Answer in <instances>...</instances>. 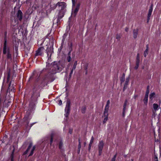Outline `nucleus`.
Instances as JSON below:
<instances>
[{
  "instance_id": "72a5a7b5",
  "label": "nucleus",
  "mask_w": 161,
  "mask_h": 161,
  "mask_svg": "<svg viewBox=\"0 0 161 161\" xmlns=\"http://www.w3.org/2000/svg\"><path fill=\"white\" fill-rule=\"evenodd\" d=\"M94 139L93 137V136H92L91 138V140L90 142V146L91 145H92V144L93 142Z\"/></svg>"
},
{
  "instance_id": "dca6fc26",
  "label": "nucleus",
  "mask_w": 161,
  "mask_h": 161,
  "mask_svg": "<svg viewBox=\"0 0 161 161\" xmlns=\"http://www.w3.org/2000/svg\"><path fill=\"white\" fill-rule=\"evenodd\" d=\"M32 143H30L29 144V145L28 146L27 150L23 153V155H25L30 150V148H31V147H32Z\"/></svg>"
},
{
  "instance_id": "37998d69",
  "label": "nucleus",
  "mask_w": 161,
  "mask_h": 161,
  "mask_svg": "<svg viewBox=\"0 0 161 161\" xmlns=\"http://www.w3.org/2000/svg\"><path fill=\"white\" fill-rule=\"evenodd\" d=\"M74 70V69H72L71 70V72L70 73V74H69V78H70L71 77V75L73 73V70Z\"/></svg>"
},
{
  "instance_id": "9b49d317",
  "label": "nucleus",
  "mask_w": 161,
  "mask_h": 161,
  "mask_svg": "<svg viewBox=\"0 0 161 161\" xmlns=\"http://www.w3.org/2000/svg\"><path fill=\"white\" fill-rule=\"evenodd\" d=\"M22 13L20 10H19L16 14L17 19L21 21L22 19Z\"/></svg>"
},
{
  "instance_id": "bb28decb",
  "label": "nucleus",
  "mask_w": 161,
  "mask_h": 161,
  "mask_svg": "<svg viewBox=\"0 0 161 161\" xmlns=\"http://www.w3.org/2000/svg\"><path fill=\"white\" fill-rule=\"evenodd\" d=\"M86 108L85 106H84L82 107L81 109V112L82 113H84L85 112V111Z\"/></svg>"
},
{
  "instance_id": "a18cd8bd",
  "label": "nucleus",
  "mask_w": 161,
  "mask_h": 161,
  "mask_svg": "<svg viewBox=\"0 0 161 161\" xmlns=\"http://www.w3.org/2000/svg\"><path fill=\"white\" fill-rule=\"evenodd\" d=\"M99 150V155H100L101 154L102 150Z\"/></svg>"
},
{
  "instance_id": "6e6d98bb",
  "label": "nucleus",
  "mask_w": 161,
  "mask_h": 161,
  "mask_svg": "<svg viewBox=\"0 0 161 161\" xmlns=\"http://www.w3.org/2000/svg\"><path fill=\"white\" fill-rule=\"evenodd\" d=\"M69 133L70 134H71L72 133V131H71L70 130V131H69Z\"/></svg>"
},
{
  "instance_id": "052dcab7",
  "label": "nucleus",
  "mask_w": 161,
  "mask_h": 161,
  "mask_svg": "<svg viewBox=\"0 0 161 161\" xmlns=\"http://www.w3.org/2000/svg\"><path fill=\"white\" fill-rule=\"evenodd\" d=\"M31 78V77L30 78V79Z\"/></svg>"
},
{
  "instance_id": "13d9d810",
  "label": "nucleus",
  "mask_w": 161,
  "mask_h": 161,
  "mask_svg": "<svg viewBox=\"0 0 161 161\" xmlns=\"http://www.w3.org/2000/svg\"><path fill=\"white\" fill-rule=\"evenodd\" d=\"M86 143L85 142L84 143V145L85 146L86 145Z\"/></svg>"
},
{
  "instance_id": "2eb2a0df",
  "label": "nucleus",
  "mask_w": 161,
  "mask_h": 161,
  "mask_svg": "<svg viewBox=\"0 0 161 161\" xmlns=\"http://www.w3.org/2000/svg\"><path fill=\"white\" fill-rule=\"evenodd\" d=\"M138 33V29H134L133 31V37L134 38H136L137 37Z\"/></svg>"
},
{
  "instance_id": "f257e3e1",
  "label": "nucleus",
  "mask_w": 161,
  "mask_h": 161,
  "mask_svg": "<svg viewBox=\"0 0 161 161\" xmlns=\"http://www.w3.org/2000/svg\"><path fill=\"white\" fill-rule=\"evenodd\" d=\"M3 53V54H6V60L7 62H11L12 60V53L9 48L7 46V39L6 37L4 38Z\"/></svg>"
},
{
  "instance_id": "bf43d9fd",
  "label": "nucleus",
  "mask_w": 161,
  "mask_h": 161,
  "mask_svg": "<svg viewBox=\"0 0 161 161\" xmlns=\"http://www.w3.org/2000/svg\"><path fill=\"white\" fill-rule=\"evenodd\" d=\"M27 124H28V123H29V122H28V121L27 122Z\"/></svg>"
},
{
  "instance_id": "b1692460",
  "label": "nucleus",
  "mask_w": 161,
  "mask_h": 161,
  "mask_svg": "<svg viewBox=\"0 0 161 161\" xmlns=\"http://www.w3.org/2000/svg\"><path fill=\"white\" fill-rule=\"evenodd\" d=\"M153 5L152 4L149 7V8L148 10V12L152 14L153 10Z\"/></svg>"
},
{
  "instance_id": "423d86ee",
  "label": "nucleus",
  "mask_w": 161,
  "mask_h": 161,
  "mask_svg": "<svg viewBox=\"0 0 161 161\" xmlns=\"http://www.w3.org/2000/svg\"><path fill=\"white\" fill-rule=\"evenodd\" d=\"M46 51L47 53V57H48V60H49V59H51V56L53 52V48L52 47H47Z\"/></svg>"
},
{
  "instance_id": "3c124183",
  "label": "nucleus",
  "mask_w": 161,
  "mask_h": 161,
  "mask_svg": "<svg viewBox=\"0 0 161 161\" xmlns=\"http://www.w3.org/2000/svg\"><path fill=\"white\" fill-rule=\"evenodd\" d=\"M146 50H148V45H146Z\"/></svg>"
},
{
  "instance_id": "a211bd4d",
  "label": "nucleus",
  "mask_w": 161,
  "mask_h": 161,
  "mask_svg": "<svg viewBox=\"0 0 161 161\" xmlns=\"http://www.w3.org/2000/svg\"><path fill=\"white\" fill-rule=\"evenodd\" d=\"M158 105L156 103H154L153 104V108L154 110L156 112L158 110Z\"/></svg>"
},
{
  "instance_id": "49530a36",
  "label": "nucleus",
  "mask_w": 161,
  "mask_h": 161,
  "mask_svg": "<svg viewBox=\"0 0 161 161\" xmlns=\"http://www.w3.org/2000/svg\"><path fill=\"white\" fill-rule=\"evenodd\" d=\"M59 105H61L62 104V101L61 100H60L59 101Z\"/></svg>"
},
{
  "instance_id": "5701e85b",
  "label": "nucleus",
  "mask_w": 161,
  "mask_h": 161,
  "mask_svg": "<svg viewBox=\"0 0 161 161\" xmlns=\"http://www.w3.org/2000/svg\"><path fill=\"white\" fill-rule=\"evenodd\" d=\"M35 148H36V147L35 146H34L32 148V149L31 151V153L29 156H31L33 155V154L34 151L35 150Z\"/></svg>"
},
{
  "instance_id": "ddd939ff",
  "label": "nucleus",
  "mask_w": 161,
  "mask_h": 161,
  "mask_svg": "<svg viewBox=\"0 0 161 161\" xmlns=\"http://www.w3.org/2000/svg\"><path fill=\"white\" fill-rule=\"evenodd\" d=\"M15 88L14 87V85H11V83H9L8 89V91L10 92V91H13L14 92L15 91Z\"/></svg>"
},
{
  "instance_id": "e433bc0d",
  "label": "nucleus",
  "mask_w": 161,
  "mask_h": 161,
  "mask_svg": "<svg viewBox=\"0 0 161 161\" xmlns=\"http://www.w3.org/2000/svg\"><path fill=\"white\" fill-rule=\"evenodd\" d=\"M116 155L117 154H115L114 157L112 158V159H111V161H115L116 159Z\"/></svg>"
},
{
  "instance_id": "5fc2aeb1",
  "label": "nucleus",
  "mask_w": 161,
  "mask_h": 161,
  "mask_svg": "<svg viewBox=\"0 0 161 161\" xmlns=\"http://www.w3.org/2000/svg\"><path fill=\"white\" fill-rule=\"evenodd\" d=\"M91 145H90V144H89V149H90V148H91Z\"/></svg>"
},
{
  "instance_id": "f3484780",
  "label": "nucleus",
  "mask_w": 161,
  "mask_h": 161,
  "mask_svg": "<svg viewBox=\"0 0 161 161\" xmlns=\"http://www.w3.org/2000/svg\"><path fill=\"white\" fill-rule=\"evenodd\" d=\"M140 63V56L139 53L137 54L136 58V64H139Z\"/></svg>"
},
{
  "instance_id": "7c9ffc66",
  "label": "nucleus",
  "mask_w": 161,
  "mask_h": 161,
  "mask_svg": "<svg viewBox=\"0 0 161 161\" xmlns=\"http://www.w3.org/2000/svg\"><path fill=\"white\" fill-rule=\"evenodd\" d=\"M152 14L150 13H148V15H147V22H149V21L150 19V18L151 16V15Z\"/></svg>"
},
{
  "instance_id": "8fccbe9b",
  "label": "nucleus",
  "mask_w": 161,
  "mask_h": 161,
  "mask_svg": "<svg viewBox=\"0 0 161 161\" xmlns=\"http://www.w3.org/2000/svg\"><path fill=\"white\" fill-rule=\"evenodd\" d=\"M125 30L126 32H127L128 31V28L126 27L125 29Z\"/></svg>"
},
{
  "instance_id": "de8ad7c7",
  "label": "nucleus",
  "mask_w": 161,
  "mask_h": 161,
  "mask_svg": "<svg viewBox=\"0 0 161 161\" xmlns=\"http://www.w3.org/2000/svg\"><path fill=\"white\" fill-rule=\"evenodd\" d=\"M37 87H38V86H34V88H35V89H36V90H37ZM39 89V88H38V89Z\"/></svg>"
},
{
  "instance_id": "4c0bfd02",
  "label": "nucleus",
  "mask_w": 161,
  "mask_h": 161,
  "mask_svg": "<svg viewBox=\"0 0 161 161\" xmlns=\"http://www.w3.org/2000/svg\"><path fill=\"white\" fill-rule=\"evenodd\" d=\"M63 145V143L60 142L59 144V148L60 149H61L62 148V146Z\"/></svg>"
},
{
  "instance_id": "393cba45",
  "label": "nucleus",
  "mask_w": 161,
  "mask_h": 161,
  "mask_svg": "<svg viewBox=\"0 0 161 161\" xmlns=\"http://www.w3.org/2000/svg\"><path fill=\"white\" fill-rule=\"evenodd\" d=\"M104 116L105 117V118L104 119L103 123V124H104L108 120V115H104Z\"/></svg>"
},
{
  "instance_id": "cd10ccee",
  "label": "nucleus",
  "mask_w": 161,
  "mask_h": 161,
  "mask_svg": "<svg viewBox=\"0 0 161 161\" xmlns=\"http://www.w3.org/2000/svg\"><path fill=\"white\" fill-rule=\"evenodd\" d=\"M53 136H54V135L53 134H52L51 135V140H50V145H51L52 143L53 140Z\"/></svg>"
},
{
  "instance_id": "412c9836",
  "label": "nucleus",
  "mask_w": 161,
  "mask_h": 161,
  "mask_svg": "<svg viewBox=\"0 0 161 161\" xmlns=\"http://www.w3.org/2000/svg\"><path fill=\"white\" fill-rule=\"evenodd\" d=\"M57 6V3L56 4H53L52 5H50V8L52 10H54L56 8Z\"/></svg>"
},
{
  "instance_id": "6ab92c4d",
  "label": "nucleus",
  "mask_w": 161,
  "mask_h": 161,
  "mask_svg": "<svg viewBox=\"0 0 161 161\" xmlns=\"http://www.w3.org/2000/svg\"><path fill=\"white\" fill-rule=\"evenodd\" d=\"M14 149L12 152V153L11 154L10 156L11 158V161H14Z\"/></svg>"
},
{
  "instance_id": "c756f323",
  "label": "nucleus",
  "mask_w": 161,
  "mask_h": 161,
  "mask_svg": "<svg viewBox=\"0 0 161 161\" xmlns=\"http://www.w3.org/2000/svg\"><path fill=\"white\" fill-rule=\"evenodd\" d=\"M149 86H147V90L146 91V94L145 95L148 96V94L149 93Z\"/></svg>"
},
{
  "instance_id": "9d476101",
  "label": "nucleus",
  "mask_w": 161,
  "mask_h": 161,
  "mask_svg": "<svg viewBox=\"0 0 161 161\" xmlns=\"http://www.w3.org/2000/svg\"><path fill=\"white\" fill-rule=\"evenodd\" d=\"M44 48L41 47L39 48L36 51V56L41 55L42 53V51L44 50Z\"/></svg>"
},
{
  "instance_id": "4d7b16f0",
  "label": "nucleus",
  "mask_w": 161,
  "mask_h": 161,
  "mask_svg": "<svg viewBox=\"0 0 161 161\" xmlns=\"http://www.w3.org/2000/svg\"><path fill=\"white\" fill-rule=\"evenodd\" d=\"M130 161H133V159H131L130 160Z\"/></svg>"
},
{
  "instance_id": "09e8293b",
  "label": "nucleus",
  "mask_w": 161,
  "mask_h": 161,
  "mask_svg": "<svg viewBox=\"0 0 161 161\" xmlns=\"http://www.w3.org/2000/svg\"><path fill=\"white\" fill-rule=\"evenodd\" d=\"M87 66L85 68V70H86V74H87Z\"/></svg>"
},
{
  "instance_id": "603ef678",
  "label": "nucleus",
  "mask_w": 161,
  "mask_h": 161,
  "mask_svg": "<svg viewBox=\"0 0 161 161\" xmlns=\"http://www.w3.org/2000/svg\"><path fill=\"white\" fill-rule=\"evenodd\" d=\"M72 1L73 4V5L74 6V5H74L75 0H72Z\"/></svg>"
},
{
  "instance_id": "58836bf2",
  "label": "nucleus",
  "mask_w": 161,
  "mask_h": 161,
  "mask_svg": "<svg viewBox=\"0 0 161 161\" xmlns=\"http://www.w3.org/2000/svg\"><path fill=\"white\" fill-rule=\"evenodd\" d=\"M129 78L126 79V81L125 82V85H127L128 83L129 82Z\"/></svg>"
},
{
  "instance_id": "c85d7f7f",
  "label": "nucleus",
  "mask_w": 161,
  "mask_h": 161,
  "mask_svg": "<svg viewBox=\"0 0 161 161\" xmlns=\"http://www.w3.org/2000/svg\"><path fill=\"white\" fill-rule=\"evenodd\" d=\"M81 148V142L80 139H79V145L78 146V151L80 152Z\"/></svg>"
},
{
  "instance_id": "c03bdc74",
  "label": "nucleus",
  "mask_w": 161,
  "mask_h": 161,
  "mask_svg": "<svg viewBox=\"0 0 161 161\" xmlns=\"http://www.w3.org/2000/svg\"><path fill=\"white\" fill-rule=\"evenodd\" d=\"M127 88V85H124V88H123V91H124Z\"/></svg>"
},
{
  "instance_id": "680f3d73",
  "label": "nucleus",
  "mask_w": 161,
  "mask_h": 161,
  "mask_svg": "<svg viewBox=\"0 0 161 161\" xmlns=\"http://www.w3.org/2000/svg\"><path fill=\"white\" fill-rule=\"evenodd\" d=\"M1 116V115H0V117Z\"/></svg>"
},
{
  "instance_id": "aec40b11",
  "label": "nucleus",
  "mask_w": 161,
  "mask_h": 161,
  "mask_svg": "<svg viewBox=\"0 0 161 161\" xmlns=\"http://www.w3.org/2000/svg\"><path fill=\"white\" fill-rule=\"evenodd\" d=\"M148 96H145L144 99H143L144 103L145 104H147L148 102Z\"/></svg>"
},
{
  "instance_id": "2f4dec72",
  "label": "nucleus",
  "mask_w": 161,
  "mask_h": 161,
  "mask_svg": "<svg viewBox=\"0 0 161 161\" xmlns=\"http://www.w3.org/2000/svg\"><path fill=\"white\" fill-rule=\"evenodd\" d=\"M148 50H146L144 53V56L145 57H146L147 56V54H148Z\"/></svg>"
},
{
  "instance_id": "473e14b6",
  "label": "nucleus",
  "mask_w": 161,
  "mask_h": 161,
  "mask_svg": "<svg viewBox=\"0 0 161 161\" xmlns=\"http://www.w3.org/2000/svg\"><path fill=\"white\" fill-rule=\"evenodd\" d=\"M125 109H126V107H123V113H122V115L123 116H125Z\"/></svg>"
},
{
  "instance_id": "f03ea898",
  "label": "nucleus",
  "mask_w": 161,
  "mask_h": 161,
  "mask_svg": "<svg viewBox=\"0 0 161 161\" xmlns=\"http://www.w3.org/2000/svg\"><path fill=\"white\" fill-rule=\"evenodd\" d=\"M40 96L39 91H36L35 88H34L33 90V93L30 99L29 107L33 109L35 107L36 104L37 98Z\"/></svg>"
},
{
  "instance_id": "c9c22d12",
  "label": "nucleus",
  "mask_w": 161,
  "mask_h": 161,
  "mask_svg": "<svg viewBox=\"0 0 161 161\" xmlns=\"http://www.w3.org/2000/svg\"><path fill=\"white\" fill-rule=\"evenodd\" d=\"M77 65V61H76L74 64V65H73V66L72 68V69H74V70H75L76 68V65Z\"/></svg>"
},
{
  "instance_id": "6e6552de",
  "label": "nucleus",
  "mask_w": 161,
  "mask_h": 161,
  "mask_svg": "<svg viewBox=\"0 0 161 161\" xmlns=\"http://www.w3.org/2000/svg\"><path fill=\"white\" fill-rule=\"evenodd\" d=\"M57 5L61 7V10H63L66 7V3L64 2H58L57 3Z\"/></svg>"
},
{
  "instance_id": "0eeeda50",
  "label": "nucleus",
  "mask_w": 161,
  "mask_h": 161,
  "mask_svg": "<svg viewBox=\"0 0 161 161\" xmlns=\"http://www.w3.org/2000/svg\"><path fill=\"white\" fill-rule=\"evenodd\" d=\"M110 102L109 100L107 101V104L105 107L104 111V112L103 115H108V110L109 109V105L110 104Z\"/></svg>"
},
{
  "instance_id": "a878e982",
  "label": "nucleus",
  "mask_w": 161,
  "mask_h": 161,
  "mask_svg": "<svg viewBox=\"0 0 161 161\" xmlns=\"http://www.w3.org/2000/svg\"><path fill=\"white\" fill-rule=\"evenodd\" d=\"M125 75L123 74V75L122 76L120 79V81L121 82V83L124 82L125 81Z\"/></svg>"
},
{
  "instance_id": "1a4fd4ad",
  "label": "nucleus",
  "mask_w": 161,
  "mask_h": 161,
  "mask_svg": "<svg viewBox=\"0 0 161 161\" xmlns=\"http://www.w3.org/2000/svg\"><path fill=\"white\" fill-rule=\"evenodd\" d=\"M80 6V4H79L77 5L74 11L73 12H72V16L75 17L76 15V14L79 9Z\"/></svg>"
},
{
  "instance_id": "7ed1b4c3",
  "label": "nucleus",
  "mask_w": 161,
  "mask_h": 161,
  "mask_svg": "<svg viewBox=\"0 0 161 161\" xmlns=\"http://www.w3.org/2000/svg\"><path fill=\"white\" fill-rule=\"evenodd\" d=\"M53 66L51 68V73L52 74H55L61 70V68L60 67L59 62H54L52 64Z\"/></svg>"
},
{
  "instance_id": "20e7f679",
  "label": "nucleus",
  "mask_w": 161,
  "mask_h": 161,
  "mask_svg": "<svg viewBox=\"0 0 161 161\" xmlns=\"http://www.w3.org/2000/svg\"><path fill=\"white\" fill-rule=\"evenodd\" d=\"M70 102L69 100L67 101L65 109V115L66 117H67L69 115L70 112Z\"/></svg>"
},
{
  "instance_id": "39448f33",
  "label": "nucleus",
  "mask_w": 161,
  "mask_h": 161,
  "mask_svg": "<svg viewBox=\"0 0 161 161\" xmlns=\"http://www.w3.org/2000/svg\"><path fill=\"white\" fill-rule=\"evenodd\" d=\"M13 75H12V78L13 79V77H14L16 76V74H14V71L10 69H8V77L7 78V82H8L10 80V79L11 77V76L12 74Z\"/></svg>"
},
{
  "instance_id": "f704fd0d",
  "label": "nucleus",
  "mask_w": 161,
  "mask_h": 161,
  "mask_svg": "<svg viewBox=\"0 0 161 161\" xmlns=\"http://www.w3.org/2000/svg\"><path fill=\"white\" fill-rule=\"evenodd\" d=\"M67 59L68 62H69L70 61L71 57L69 53L68 54V57L67 58Z\"/></svg>"
},
{
  "instance_id": "79ce46f5",
  "label": "nucleus",
  "mask_w": 161,
  "mask_h": 161,
  "mask_svg": "<svg viewBox=\"0 0 161 161\" xmlns=\"http://www.w3.org/2000/svg\"><path fill=\"white\" fill-rule=\"evenodd\" d=\"M139 64H136V65L135 67V69H137L139 67Z\"/></svg>"
},
{
  "instance_id": "ea45409f",
  "label": "nucleus",
  "mask_w": 161,
  "mask_h": 161,
  "mask_svg": "<svg viewBox=\"0 0 161 161\" xmlns=\"http://www.w3.org/2000/svg\"><path fill=\"white\" fill-rule=\"evenodd\" d=\"M121 36L119 34H117L116 35V38L118 40H119L121 38Z\"/></svg>"
},
{
  "instance_id": "a19ab883",
  "label": "nucleus",
  "mask_w": 161,
  "mask_h": 161,
  "mask_svg": "<svg viewBox=\"0 0 161 161\" xmlns=\"http://www.w3.org/2000/svg\"><path fill=\"white\" fill-rule=\"evenodd\" d=\"M127 103V100H125V103L123 105V107H126V105Z\"/></svg>"
},
{
  "instance_id": "864d4df0",
  "label": "nucleus",
  "mask_w": 161,
  "mask_h": 161,
  "mask_svg": "<svg viewBox=\"0 0 161 161\" xmlns=\"http://www.w3.org/2000/svg\"><path fill=\"white\" fill-rule=\"evenodd\" d=\"M155 161H158V158H157V157H155Z\"/></svg>"
},
{
  "instance_id": "4468645a",
  "label": "nucleus",
  "mask_w": 161,
  "mask_h": 161,
  "mask_svg": "<svg viewBox=\"0 0 161 161\" xmlns=\"http://www.w3.org/2000/svg\"><path fill=\"white\" fill-rule=\"evenodd\" d=\"M104 145V143L102 141L99 142L98 147V150H102L103 146Z\"/></svg>"
},
{
  "instance_id": "f8f14e48",
  "label": "nucleus",
  "mask_w": 161,
  "mask_h": 161,
  "mask_svg": "<svg viewBox=\"0 0 161 161\" xmlns=\"http://www.w3.org/2000/svg\"><path fill=\"white\" fill-rule=\"evenodd\" d=\"M64 12L63 10H60L59 11L58 14V20L61 19L64 16Z\"/></svg>"
},
{
  "instance_id": "4be33fe9",
  "label": "nucleus",
  "mask_w": 161,
  "mask_h": 161,
  "mask_svg": "<svg viewBox=\"0 0 161 161\" xmlns=\"http://www.w3.org/2000/svg\"><path fill=\"white\" fill-rule=\"evenodd\" d=\"M155 93L154 92H153L152 93H151L149 96V98L150 99H151V100H152L154 97L155 95Z\"/></svg>"
}]
</instances>
